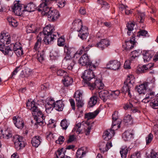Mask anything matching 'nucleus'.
Segmentation results:
<instances>
[{"instance_id": "obj_1", "label": "nucleus", "mask_w": 158, "mask_h": 158, "mask_svg": "<svg viewBox=\"0 0 158 158\" xmlns=\"http://www.w3.org/2000/svg\"><path fill=\"white\" fill-rule=\"evenodd\" d=\"M27 109L31 110L34 118L38 124L41 126L45 125L44 121L45 116L43 114L42 111L38 108L33 101L28 100L26 103Z\"/></svg>"}, {"instance_id": "obj_2", "label": "nucleus", "mask_w": 158, "mask_h": 158, "mask_svg": "<svg viewBox=\"0 0 158 158\" xmlns=\"http://www.w3.org/2000/svg\"><path fill=\"white\" fill-rule=\"evenodd\" d=\"M135 25V22L134 21L132 22L129 21L126 24V27L127 30V35L128 36H130L131 35L132 33H133L132 38H131L130 40L126 41L125 42L126 47H125V49L127 51L130 50L132 49L134 47V45L136 42L135 41V37H136V33L134 32L133 33L132 31Z\"/></svg>"}, {"instance_id": "obj_3", "label": "nucleus", "mask_w": 158, "mask_h": 158, "mask_svg": "<svg viewBox=\"0 0 158 158\" xmlns=\"http://www.w3.org/2000/svg\"><path fill=\"white\" fill-rule=\"evenodd\" d=\"M71 48L65 45L64 47V52L65 55L62 61V65L69 70H72L75 64V61L70 56Z\"/></svg>"}, {"instance_id": "obj_4", "label": "nucleus", "mask_w": 158, "mask_h": 158, "mask_svg": "<svg viewBox=\"0 0 158 158\" xmlns=\"http://www.w3.org/2000/svg\"><path fill=\"white\" fill-rule=\"evenodd\" d=\"M150 101V106L151 108H155L158 106V93L156 94L155 92L151 89L147 91L145 98L142 101L145 103Z\"/></svg>"}, {"instance_id": "obj_5", "label": "nucleus", "mask_w": 158, "mask_h": 158, "mask_svg": "<svg viewBox=\"0 0 158 158\" xmlns=\"http://www.w3.org/2000/svg\"><path fill=\"white\" fill-rule=\"evenodd\" d=\"M134 78L133 75H128L124 81V85L122 88V92L125 93H127L128 95L130 98L132 97V95L130 92L131 89L133 87V84L134 83Z\"/></svg>"}, {"instance_id": "obj_6", "label": "nucleus", "mask_w": 158, "mask_h": 158, "mask_svg": "<svg viewBox=\"0 0 158 158\" xmlns=\"http://www.w3.org/2000/svg\"><path fill=\"white\" fill-rule=\"evenodd\" d=\"M120 123L117 122L113 121L111 128L107 130L104 132L103 136V139L106 141L110 139L112 136L114 135L115 131L120 127Z\"/></svg>"}, {"instance_id": "obj_7", "label": "nucleus", "mask_w": 158, "mask_h": 158, "mask_svg": "<svg viewBox=\"0 0 158 158\" xmlns=\"http://www.w3.org/2000/svg\"><path fill=\"white\" fill-rule=\"evenodd\" d=\"M13 141L15 149L18 150L24 147L26 143L23 138L18 135H16L13 136Z\"/></svg>"}, {"instance_id": "obj_8", "label": "nucleus", "mask_w": 158, "mask_h": 158, "mask_svg": "<svg viewBox=\"0 0 158 158\" xmlns=\"http://www.w3.org/2000/svg\"><path fill=\"white\" fill-rule=\"evenodd\" d=\"M149 79L150 82H144L143 84L137 87V91L139 94H145L147 92V89L148 85L151 83H154L155 80L153 78H149Z\"/></svg>"}, {"instance_id": "obj_9", "label": "nucleus", "mask_w": 158, "mask_h": 158, "mask_svg": "<svg viewBox=\"0 0 158 158\" xmlns=\"http://www.w3.org/2000/svg\"><path fill=\"white\" fill-rule=\"evenodd\" d=\"M85 83L88 85L87 82H91L90 81L92 79L95 80L96 76H95L93 72L87 69L84 71L81 77Z\"/></svg>"}, {"instance_id": "obj_10", "label": "nucleus", "mask_w": 158, "mask_h": 158, "mask_svg": "<svg viewBox=\"0 0 158 158\" xmlns=\"http://www.w3.org/2000/svg\"><path fill=\"white\" fill-rule=\"evenodd\" d=\"M94 80V83L93 82H87L88 86L91 90H93L96 88L99 91L101 89H102L104 87V84L102 81L99 80L95 79Z\"/></svg>"}, {"instance_id": "obj_11", "label": "nucleus", "mask_w": 158, "mask_h": 158, "mask_svg": "<svg viewBox=\"0 0 158 158\" xmlns=\"http://www.w3.org/2000/svg\"><path fill=\"white\" fill-rule=\"evenodd\" d=\"M47 15L48 20L50 21L55 22L59 18L60 15L58 11L56 9H48Z\"/></svg>"}, {"instance_id": "obj_12", "label": "nucleus", "mask_w": 158, "mask_h": 158, "mask_svg": "<svg viewBox=\"0 0 158 158\" xmlns=\"http://www.w3.org/2000/svg\"><path fill=\"white\" fill-rule=\"evenodd\" d=\"M19 1H15L12 6V9L13 12L15 15L20 16L22 14V11H23L24 10H21L22 4L20 3Z\"/></svg>"}, {"instance_id": "obj_13", "label": "nucleus", "mask_w": 158, "mask_h": 158, "mask_svg": "<svg viewBox=\"0 0 158 158\" xmlns=\"http://www.w3.org/2000/svg\"><path fill=\"white\" fill-rule=\"evenodd\" d=\"M121 65V63L117 60H111L109 61L106 64L107 69L114 70H118L120 69Z\"/></svg>"}, {"instance_id": "obj_14", "label": "nucleus", "mask_w": 158, "mask_h": 158, "mask_svg": "<svg viewBox=\"0 0 158 158\" xmlns=\"http://www.w3.org/2000/svg\"><path fill=\"white\" fill-rule=\"evenodd\" d=\"M11 42V38L8 33L2 32L0 35V44H9Z\"/></svg>"}, {"instance_id": "obj_15", "label": "nucleus", "mask_w": 158, "mask_h": 158, "mask_svg": "<svg viewBox=\"0 0 158 158\" xmlns=\"http://www.w3.org/2000/svg\"><path fill=\"white\" fill-rule=\"evenodd\" d=\"M58 0H42V3L40 4L38 8V10L39 11H44L45 12L47 11L46 9H49L48 6L52 2H57Z\"/></svg>"}, {"instance_id": "obj_16", "label": "nucleus", "mask_w": 158, "mask_h": 158, "mask_svg": "<svg viewBox=\"0 0 158 158\" xmlns=\"http://www.w3.org/2000/svg\"><path fill=\"white\" fill-rule=\"evenodd\" d=\"M56 34L59 36V34L57 32H55L53 34L47 35H44V38L43 39L44 43L46 44H51L53 40L56 39L57 38Z\"/></svg>"}, {"instance_id": "obj_17", "label": "nucleus", "mask_w": 158, "mask_h": 158, "mask_svg": "<svg viewBox=\"0 0 158 158\" xmlns=\"http://www.w3.org/2000/svg\"><path fill=\"white\" fill-rule=\"evenodd\" d=\"M13 121L15 126L18 128L22 129L24 126L23 119L18 116H14L13 118Z\"/></svg>"}, {"instance_id": "obj_18", "label": "nucleus", "mask_w": 158, "mask_h": 158, "mask_svg": "<svg viewBox=\"0 0 158 158\" xmlns=\"http://www.w3.org/2000/svg\"><path fill=\"white\" fill-rule=\"evenodd\" d=\"M78 32V36L82 40L86 39L89 35L88 28L86 26H83Z\"/></svg>"}, {"instance_id": "obj_19", "label": "nucleus", "mask_w": 158, "mask_h": 158, "mask_svg": "<svg viewBox=\"0 0 158 158\" xmlns=\"http://www.w3.org/2000/svg\"><path fill=\"white\" fill-rule=\"evenodd\" d=\"M110 42L109 40L103 39L95 45V47L98 48L99 49L103 50L108 47L110 45Z\"/></svg>"}, {"instance_id": "obj_20", "label": "nucleus", "mask_w": 158, "mask_h": 158, "mask_svg": "<svg viewBox=\"0 0 158 158\" xmlns=\"http://www.w3.org/2000/svg\"><path fill=\"white\" fill-rule=\"evenodd\" d=\"M0 50L5 55H8L11 56L13 52L10 47L6 46L5 44H0Z\"/></svg>"}, {"instance_id": "obj_21", "label": "nucleus", "mask_w": 158, "mask_h": 158, "mask_svg": "<svg viewBox=\"0 0 158 158\" xmlns=\"http://www.w3.org/2000/svg\"><path fill=\"white\" fill-rule=\"evenodd\" d=\"M89 56L85 53L79 58L78 63L81 66H86L90 60Z\"/></svg>"}, {"instance_id": "obj_22", "label": "nucleus", "mask_w": 158, "mask_h": 158, "mask_svg": "<svg viewBox=\"0 0 158 158\" xmlns=\"http://www.w3.org/2000/svg\"><path fill=\"white\" fill-rule=\"evenodd\" d=\"M112 146V143L110 141L108 142L106 144L105 142H101L99 146V150L101 152L104 153L108 151Z\"/></svg>"}, {"instance_id": "obj_23", "label": "nucleus", "mask_w": 158, "mask_h": 158, "mask_svg": "<svg viewBox=\"0 0 158 158\" xmlns=\"http://www.w3.org/2000/svg\"><path fill=\"white\" fill-rule=\"evenodd\" d=\"M63 85L65 87H68L72 85L73 82V79L68 74L63 77V79L62 80Z\"/></svg>"}, {"instance_id": "obj_24", "label": "nucleus", "mask_w": 158, "mask_h": 158, "mask_svg": "<svg viewBox=\"0 0 158 158\" xmlns=\"http://www.w3.org/2000/svg\"><path fill=\"white\" fill-rule=\"evenodd\" d=\"M55 30L54 27L53 25L49 24L43 28V30L41 33L44 35L53 34Z\"/></svg>"}, {"instance_id": "obj_25", "label": "nucleus", "mask_w": 158, "mask_h": 158, "mask_svg": "<svg viewBox=\"0 0 158 158\" xmlns=\"http://www.w3.org/2000/svg\"><path fill=\"white\" fill-rule=\"evenodd\" d=\"M122 137L125 141H130L133 138V134L130 131L127 130L123 134Z\"/></svg>"}, {"instance_id": "obj_26", "label": "nucleus", "mask_w": 158, "mask_h": 158, "mask_svg": "<svg viewBox=\"0 0 158 158\" xmlns=\"http://www.w3.org/2000/svg\"><path fill=\"white\" fill-rule=\"evenodd\" d=\"M83 27L82 21L80 19L76 20L72 23V28L77 31Z\"/></svg>"}, {"instance_id": "obj_27", "label": "nucleus", "mask_w": 158, "mask_h": 158, "mask_svg": "<svg viewBox=\"0 0 158 158\" xmlns=\"http://www.w3.org/2000/svg\"><path fill=\"white\" fill-rule=\"evenodd\" d=\"M98 91L99 92L100 98L104 102H106L107 98H109V92L107 90L102 89L100 91L98 90Z\"/></svg>"}, {"instance_id": "obj_28", "label": "nucleus", "mask_w": 158, "mask_h": 158, "mask_svg": "<svg viewBox=\"0 0 158 158\" xmlns=\"http://www.w3.org/2000/svg\"><path fill=\"white\" fill-rule=\"evenodd\" d=\"M99 63L97 61L95 60L92 61L91 60H90L86 66L87 68L88 69H87L93 71V70L96 69V67H97Z\"/></svg>"}, {"instance_id": "obj_29", "label": "nucleus", "mask_w": 158, "mask_h": 158, "mask_svg": "<svg viewBox=\"0 0 158 158\" xmlns=\"http://www.w3.org/2000/svg\"><path fill=\"white\" fill-rule=\"evenodd\" d=\"M42 139L39 136H35L32 139L31 143L33 146L37 148L40 144Z\"/></svg>"}, {"instance_id": "obj_30", "label": "nucleus", "mask_w": 158, "mask_h": 158, "mask_svg": "<svg viewBox=\"0 0 158 158\" xmlns=\"http://www.w3.org/2000/svg\"><path fill=\"white\" fill-rule=\"evenodd\" d=\"M99 110L97 109L93 112H89L85 114L84 117L85 118H87V120H89L93 119L99 114Z\"/></svg>"}, {"instance_id": "obj_31", "label": "nucleus", "mask_w": 158, "mask_h": 158, "mask_svg": "<svg viewBox=\"0 0 158 158\" xmlns=\"http://www.w3.org/2000/svg\"><path fill=\"white\" fill-rule=\"evenodd\" d=\"M64 104L62 100H57L55 105V109L58 111H62L64 106Z\"/></svg>"}, {"instance_id": "obj_32", "label": "nucleus", "mask_w": 158, "mask_h": 158, "mask_svg": "<svg viewBox=\"0 0 158 158\" xmlns=\"http://www.w3.org/2000/svg\"><path fill=\"white\" fill-rule=\"evenodd\" d=\"M143 55L144 62L149 61L152 56V55L151 53V52L149 51H143Z\"/></svg>"}, {"instance_id": "obj_33", "label": "nucleus", "mask_w": 158, "mask_h": 158, "mask_svg": "<svg viewBox=\"0 0 158 158\" xmlns=\"http://www.w3.org/2000/svg\"><path fill=\"white\" fill-rule=\"evenodd\" d=\"M24 8V10H25L31 12L35 11L36 8V6L33 2H30L28 3L26 6H25Z\"/></svg>"}, {"instance_id": "obj_34", "label": "nucleus", "mask_w": 158, "mask_h": 158, "mask_svg": "<svg viewBox=\"0 0 158 158\" xmlns=\"http://www.w3.org/2000/svg\"><path fill=\"white\" fill-rule=\"evenodd\" d=\"M142 53V51L140 49L135 50L131 52L130 60L133 61L137 57H138Z\"/></svg>"}, {"instance_id": "obj_35", "label": "nucleus", "mask_w": 158, "mask_h": 158, "mask_svg": "<svg viewBox=\"0 0 158 158\" xmlns=\"http://www.w3.org/2000/svg\"><path fill=\"white\" fill-rule=\"evenodd\" d=\"M97 3L101 5L102 7L101 9L107 10L109 9L110 8V6L108 3L103 0H98Z\"/></svg>"}, {"instance_id": "obj_36", "label": "nucleus", "mask_w": 158, "mask_h": 158, "mask_svg": "<svg viewBox=\"0 0 158 158\" xmlns=\"http://www.w3.org/2000/svg\"><path fill=\"white\" fill-rule=\"evenodd\" d=\"M120 94V92L118 90L111 91L109 92V98L111 100H114L116 99Z\"/></svg>"}, {"instance_id": "obj_37", "label": "nucleus", "mask_w": 158, "mask_h": 158, "mask_svg": "<svg viewBox=\"0 0 158 158\" xmlns=\"http://www.w3.org/2000/svg\"><path fill=\"white\" fill-rule=\"evenodd\" d=\"M86 152L82 147L78 149L76 153V156L77 158H82L85 155Z\"/></svg>"}, {"instance_id": "obj_38", "label": "nucleus", "mask_w": 158, "mask_h": 158, "mask_svg": "<svg viewBox=\"0 0 158 158\" xmlns=\"http://www.w3.org/2000/svg\"><path fill=\"white\" fill-rule=\"evenodd\" d=\"M7 20L9 23L10 25L13 27H16L18 25V23L15 19L11 16L8 17Z\"/></svg>"}, {"instance_id": "obj_39", "label": "nucleus", "mask_w": 158, "mask_h": 158, "mask_svg": "<svg viewBox=\"0 0 158 158\" xmlns=\"http://www.w3.org/2000/svg\"><path fill=\"white\" fill-rule=\"evenodd\" d=\"M27 33H35L36 31V28L34 25L30 24L26 27Z\"/></svg>"}, {"instance_id": "obj_40", "label": "nucleus", "mask_w": 158, "mask_h": 158, "mask_svg": "<svg viewBox=\"0 0 158 158\" xmlns=\"http://www.w3.org/2000/svg\"><path fill=\"white\" fill-rule=\"evenodd\" d=\"M152 64H149L147 65H144L138 69V70L140 73H142L146 72V71L150 69L152 66Z\"/></svg>"}, {"instance_id": "obj_41", "label": "nucleus", "mask_w": 158, "mask_h": 158, "mask_svg": "<svg viewBox=\"0 0 158 158\" xmlns=\"http://www.w3.org/2000/svg\"><path fill=\"white\" fill-rule=\"evenodd\" d=\"M128 148L126 146H124L122 147L120 151L122 158H125L126 157L128 152Z\"/></svg>"}, {"instance_id": "obj_42", "label": "nucleus", "mask_w": 158, "mask_h": 158, "mask_svg": "<svg viewBox=\"0 0 158 158\" xmlns=\"http://www.w3.org/2000/svg\"><path fill=\"white\" fill-rule=\"evenodd\" d=\"M66 152L64 148H62L60 150H58L56 152V158H63L64 157Z\"/></svg>"}, {"instance_id": "obj_43", "label": "nucleus", "mask_w": 158, "mask_h": 158, "mask_svg": "<svg viewBox=\"0 0 158 158\" xmlns=\"http://www.w3.org/2000/svg\"><path fill=\"white\" fill-rule=\"evenodd\" d=\"M50 69L52 71H53H53H56L57 74L58 76H65L68 74L66 72L62 69H59L57 70L56 69L53 67L51 66L50 67Z\"/></svg>"}, {"instance_id": "obj_44", "label": "nucleus", "mask_w": 158, "mask_h": 158, "mask_svg": "<svg viewBox=\"0 0 158 158\" xmlns=\"http://www.w3.org/2000/svg\"><path fill=\"white\" fill-rule=\"evenodd\" d=\"M97 101V97L94 96L91 97L88 102V106L91 107L95 105Z\"/></svg>"}, {"instance_id": "obj_45", "label": "nucleus", "mask_w": 158, "mask_h": 158, "mask_svg": "<svg viewBox=\"0 0 158 158\" xmlns=\"http://www.w3.org/2000/svg\"><path fill=\"white\" fill-rule=\"evenodd\" d=\"M135 35L136 36L138 37H139L140 36L143 37H148L149 36L148 31L145 30H141L137 33H136Z\"/></svg>"}, {"instance_id": "obj_46", "label": "nucleus", "mask_w": 158, "mask_h": 158, "mask_svg": "<svg viewBox=\"0 0 158 158\" xmlns=\"http://www.w3.org/2000/svg\"><path fill=\"white\" fill-rule=\"evenodd\" d=\"M10 46L13 52L22 47L21 44L19 42H16L15 44H10Z\"/></svg>"}, {"instance_id": "obj_47", "label": "nucleus", "mask_w": 158, "mask_h": 158, "mask_svg": "<svg viewBox=\"0 0 158 158\" xmlns=\"http://www.w3.org/2000/svg\"><path fill=\"white\" fill-rule=\"evenodd\" d=\"M69 125V123L66 119H63L60 123V126L64 130H66Z\"/></svg>"}, {"instance_id": "obj_48", "label": "nucleus", "mask_w": 158, "mask_h": 158, "mask_svg": "<svg viewBox=\"0 0 158 158\" xmlns=\"http://www.w3.org/2000/svg\"><path fill=\"white\" fill-rule=\"evenodd\" d=\"M2 134L3 136L2 137L7 139L11 137L12 136V131L8 129L6 130L5 131L4 133Z\"/></svg>"}, {"instance_id": "obj_49", "label": "nucleus", "mask_w": 158, "mask_h": 158, "mask_svg": "<svg viewBox=\"0 0 158 158\" xmlns=\"http://www.w3.org/2000/svg\"><path fill=\"white\" fill-rule=\"evenodd\" d=\"M145 15L143 13H138V17L137 19V21L140 23H143L144 21Z\"/></svg>"}, {"instance_id": "obj_50", "label": "nucleus", "mask_w": 158, "mask_h": 158, "mask_svg": "<svg viewBox=\"0 0 158 158\" xmlns=\"http://www.w3.org/2000/svg\"><path fill=\"white\" fill-rule=\"evenodd\" d=\"M56 102L53 98L50 97L47 98L46 100V104L55 106Z\"/></svg>"}, {"instance_id": "obj_51", "label": "nucleus", "mask_w": 158, "mask_h": 158, "mask_svg": "<svg viewBox=\"0 0 158 158\" xmlns=\"http://www.w3.org/2000/svg\"><path fill=\"white\" fill-rule=\"evenodd\" d=\"M133 107H134V106L133 105L132 101H131L124 104L123 108L125 110H131V109Z\"/></svg>"}, {"instance_id": "obj_52", "label": "nucleus", "mask_w": 158, "mask_h": 158, "mask_svg": "<svg viewBox=\"0 0 158 158\" xmlns=\"http://www.w3.org/2000/svg\"><path fill=\"white\" fill-rule=\"evenodd\" d=\"M85 47L82 46L81 49L78 50L74 54L73 56L74 57L77 58V57L81 55L82 53L84 52V51L85 52ZM85 53H86V52Z\"/></svg>"}, {"instance_id": "obj_53", "label": "nucleus", "mask_w": 158, "mask_h": 158, "mask_svg": "<svg viewBox=\"0 0 158 158\" xmlns=\"http://www.w3.org/2000/svg\"><path fill=\"white\" fill-rule=\"evenodd\" d=\"M65 39L64 36H61L57 40V44L60 47L63 46L65 44Z\"/></svg>"}, {"instance_id": "obj_54", "label": "nucleus", "mask_w": 158, "mask_h": 158, "mask_svg": "<svg viewBox=\"0 0 158 158\" xmlns=\"http://www.w3.org/2000/svg\"><path fill=\"white\" fill-rule=\"evenodd\" d=\"M153 135L150 133L145 138L146 145H148L150 143L153 139Z\"/></svg>"}, {"instance_id": "obj_55", "label": "nucleus", "mask_w": 158, "mask_h": 158, "mask_svg": "<svg viewBox=\"0 0 158 158\" xmlns=\"http://www.w3.org/2000/svg\"><path fill=\"white\" fill-rule=\"evenodd\" d=\"M123 122L126 123L131 122V123L132 121V118L131 115L129 114L125 115L123 118Z\"/></svg>"}, {"instance_id": "obj_56", "label": "nucleus", "mask_w": 158, "mask_h": 158, "mask_svg": "<svg viewBox=\"0 0 158 158\" xmlns=\"http://www.w3.org/2000/svg\"><path fill=\"white\" fill-rule=\"evenodd\" d=\"M81 126V123H78L76 124V126L74 127L73 130H74V131L76 130V132L78 133V134H80L82 130L80 128Z\"/></svg>"}, {"instance_id": "obj_57", "label": "nucleus", "mask_w": 158, "mask_h": 158, "mask_svg": "<svg viewBox=\"0 0 158 158\" xmlns=\"http://www.w3.org/2000/svg\"><path fill=\"white\" fill-rule=\"evenodd\" d=\"M74 97L76 100H79L82 98V94L80 91H77L74 94Z\"/></svg>"}, {"instance_id": "obj_58", "label": "nucleus", "mask_w": 158, "mask_h": 158, "mask_svg": "<svg viewBox=\"0 0 158 158\" xmlns=\"http://www.w3.org/2000/svg\"><path fill=\"white\" fill-rule=\"evenodd\" d=\"M55 106H53L46 104L45 108L46 111L47 113H50L52 111L53 108H55Z\"/></svg>"}, {"instance_id": "obj_59", "label": "nucleus", "mask_w": 158, "mask_h": 158, "mask_svg": "<svg viewBox=\"0 0 158 158\" xmlns=\"http://www.w3.org/2000/svg\"><path fill=\"white\" fill-rule=\"evenodd\" d=\"M16 55L18 56H20L23 53V50L22 47L21 48H20L16 51H14Z\"/></svg>"}, {"instance_id": "obj_60", "label": "nucleus", "mask_w": 158, "mask_h": 158, "mask_svg": "<svg viewBox=\"0 0 158 158\" xmlns=\"http://www.w3.org/2000/svg\"><path fill=\"white\" fill-rule=\"evenodd\" d=\"M77 106L78 108L82 107L84 105L83 101L81 99L79 100H76Z\"/></svg>"}, {"instance_id": "obj_61", "label": "nucleus", "mask_w": 158, "mask_h": 158, "mask_svg": "<svg viewBox=\"0 0 158 158\" xmlns=\"http://www.w3.org/2000/svg\"><path fill=\"white\" fill-rule=\"evenodd\" d=\"M58 7L60 8H63L64 7L66 3V2L65 0H58L57 2Z\"/></svg>"}, {"instance_id": "obj_62", "label": "nucleus", "mask_w": 158, "mask_h": 158, "mask_svg": "<svg viewBox=\"0 0 158 158\" xmlns=\"http://www.w3.org/2000/svg\"><path fill=\"white\" fill-rule=\"evenodd\" d=\"M44 52H42L41 53H38L37 58L40 62H42L44 60Z\"/></svg>"}, {"instance_id": "obj_63", "label": "nucleus", "mask_w": 158, "mask_h": 158, "mask_svg": "<svg viewBox=\"0 0 158 158\" xmlns=\"http://www.w3.org/2000/svg\"><path fill=\"white\" fill-rule=\"evenodd\" d=\"M132 61L130 60V58H129V60H126L124 63V67L125 69H131V67L130 66V62Z\"/></svg>"}, {"instance_id": "obj_64", "label": "nucleus", "mask_w": 158, "mask_h": 158, "mask_svg": "<svg viewBox=\"0 0 158 158\" xmlns=\"http://www.w3.org/2000/svg\"><path fill=\"white\" fill-rule=\"evenodd\" d=\"M43 38H44V35L43 34V33L40 32L37 36L36 42L41 44Z\"/></svg>"}]
</instances>
